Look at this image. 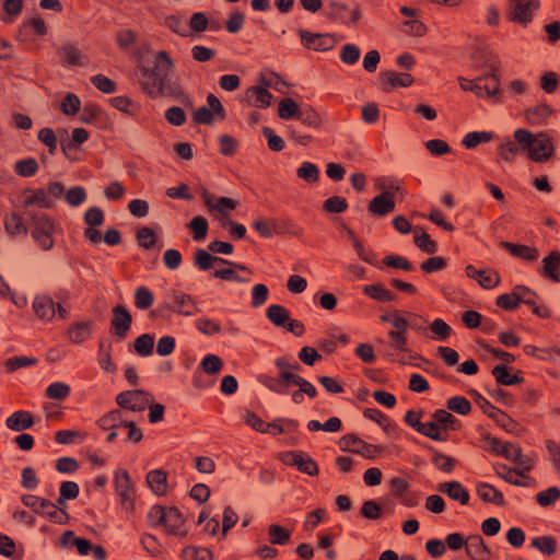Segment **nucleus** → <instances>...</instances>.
Wrapping results in <instances>:
<instances>
[{"label": "nucleus", "mask_w": 560, "mask_h": 560, "mask_svg": "<svg viewBox=\"0 0 560 560\" xmlns=\"http://www.w3.org/2000/svg\"><path fill=\"white\" fill-rule=\"evenodd\" d=\"M518 153L537 163L549 160L553 154V147L546 132L533 133L527 129L518 128L513 139L504 138L498 148L499 161L512 162Z\"/></svg>", "instance_id": "f257e3e1"}, {"label": "nucleus", "mask_w": 560, "mask_h": 560, "mask_svg": "<svg viewBox=\"0 0 560 560\" xmlns=\"http://www.w3.org/2000/svg\"><path fill=\"white\" fill-rule=\"evenodd\" d=\"M174 63L165 51H159L152 65L140 68V84L151 97L175 95L177 88L173 85L171 74Z\"/></svg>", "instance_id": "f03ea898"}, {"label": "nucleus", "mask_w": 560, "mask_h": 560, "mask_svg": "<svg viewBox=\"0 0 560 560\" xmlns=\"http://www.w3.org/2000/svg\"><path fill=\"white\" fill-rule=\"evenodd\" d=\"M31 221V232L37 245L44 249L49 250L54 246L52 235L56 230L55 222L44 213H27Z\"/></svg>", "instance_id": "7ed1b4c3"}, {"label": "nucleus", "mask_w": 560, "mask_h": 560, "mask_svg": "<svg viewBox=\"0 0 560 560\" xmlns=\"http://www.w3.org/2000/svg\"><path fill=\"white\" fill-rule=\"evenodd\" d=\"M115 492L126 510L133 509L135 486L125 469H117L114 475Z\"/></svg>", "instance_id": "20e7f679"}, {"label": "nucleus", "mask_w": 560, "mask_h": 560, "mask_svg": "<svg viewBox=\"0 0 560 560\" xmlns=\"http://www.w3.org/2000/svg\"><path fill=\"white\" fill-rule=\"evenodd\" d=\"M117 404L131 411H143L152 401L153 397L144 390H126L117 395Z\"/></svg>", "instance_id": "39448f33"}, {"label": "nucleus", "mask_w": 560, "mask_h": 560, "mask_svg": "<svg viewBox=\"0 0 560 560\" xmlns=\"http://www.w3.org/2000/svg\"><path fill=\"white\" fill-rule=\"evenodd\" d=\"M279 459L289 466H295L301 472L315 476L318 472L316 463L303 452L288 451L279 455Z\"/></svg>", "instance_id": "423d86ee"}, {"label": "nucleus", "mask_w": 560, "mask_h": 560, "mask_svg": "<svg viewBox=\"0 0 560 560\" xmlns=\"http://www.w3.org/2000/svg\"><path fill=\"white\" fill-rule=\"evenodd\" d=\"M166 300L167 308L174 313L188 317L192 315V310L198 311L194 298L189 294L173 290L166 293Z\"/></svg>", "instance_id": "0eeeda50"}, {"label": "nucleus", "mask_w": 560, "mask_h": 560, "mask_svg": "<svg viewBox=\"0 0 560 560\" xmlns=\"http://www.w3.org/2000/svg\"><path fill=\"white\" fill-rule=\"evenodd\" d=\"M339 445L342 451L357 453L369 459L375 458L380 453V448L376 445L365 443L354 435L342 436Z\"/></svg>", "instance_id": "6e6552de"}, {"label": "nucleus", "mask_w": 560, "mask_h": 560, "mask_svg": "<svg viewBox=\"0 0 560 560\" xmlns=\"http://www.w3.org/2000/svg\"><path fill=\"white\" fill-rule=\"evenodd\" d=\"M474 82L471 92L478 97H495L500 94V82L494 70L474 79Z\"/></svg>", "instance_id": "1a4fd4ad"}, {"label": "nucleus", "mask_w": 560, "mask_h": 560, "mask_svg": "<svg viewBox=\"0 0 560 560\" xmlns=\"http://www.w3.org/2000/svg\"><path fill=\"white\" fill-rule=\"evenodd\" d=\"M302 44L313 50L327 51L336 44V38L330 34L311 33L305 30L299 32Z\"/></svg>", "instance_id": "9d476101"}, {"label": "nucleus", "mask_w": 560, "mask_h": 560, "mask_svg": "<svg viewBox=\"0 0 560 560\" xmlns=\"http://www.w3.org/2000/svg\"><path fill=\"white\" fill-rule=\"evenodd\" d=\"M538 3V0H511L509 16L514 22L528 23Z\"/></svg>", "instance_id": "9b49d317"}, {"label": "nucleus", "mask_w": 560, "mask_h": 560, "mask_svg": "<svg viewBox=\"0 0 560 560\" xmlns=\"http://www.w3.org/2000/svg\"><path fill=\"white\" fill-rule=\"evenodd\" d=\"M201 197L208 209L218 212L222 218L228 217L238 205L234 199L228 197L217 198L207 190H202Z\"/></svg>", "instance_id": "f8f14e48"}, {"label": "nucleus", "mask_w": 560, "mask_h": 560, "mask_svg": "<svg viewBox=\"0 0 560 560\" xmlns=\"http://www.w3.org/2000/svg\"><path fill=\"white\" fill-rule=\"evenodd\" d=\"M131 315L128 310L122 305H117L113 308V318L110 322L113 334L122 339L131 327Z\"/></svg>", "instance_id": "ddd939ff"}, {"label": "nucleus", "mask_w": 560, "mask_h": 560, "mask_svg": "<svg viewBox=\"0 0 560 560\" xmlns=\"http://www.w3.org/2000/svg\"><path fill=\"white\" fill-rule=\"evenodd\" d=\"M35 315L44 322H50L56 315L55 302L48 295H36L32 303Z\"/></svg>", "instance_id": "4468645a"}, {"label": "nucleus", "mask_w": 560, "mask_h": 560, "mask_svg": "<svg viewBox=\"0 0 560 560\" xmlns=\"http://www.w3.org/2000/svg\"><path fill=\"white\" fill-rule=\"evenodd\" d=\"M21 202L24 208H51L50 197H48V194H46L44 188L24 190L21 197Z\"/></svg>", "instance_id": "2eb2a0df"}, {"label": "nucleus", "mask_w": 560, "mask_h": 560, "mask_svg": "<svg viewBox=\"0 0 560 560\" xmlns=\"http://www.w3.org/2000/svg\"><path fill=\"white\" fill-rule=\"evenodd\" d=\"M195 265L200 270H209L217 265H233L237 268L245 269V266L211 255L205 249H197L195 253Z\"/></svg>", "instance_id": "dca6fc26"}, {"label": "nucleus", "mask_w": 560, "mask_h": 560, "mask_svg": "<svg viewBox=\"0 0 560 560\" xmlns=\"http://www.w3.org/2000/svg\"><path fill=\"white\" fill-rule=\"evenodd\" d=\"M465 551L471 560H488L491 556V551L479 535L466 538Z\"/></svg>", "instance_id": "f3484780"}, {"label": "nucleus", "mask_w": 560, "mask_h": 560, "mask_svg": "<svg viewBox=\"0 0 560 560\" xmlns=\"http://www.w3.org/2000/svg\"><path fill=\"white\" fill-rule=\"evenodd\" d=\"M93 322L89 319L78 320L71 324L67 331L68 340L71 343H82L92 335Z\"/></svg>", "instance_id": "a211bd4d"}, {"label": "nucleus", "mask_w": 560, "mask_h": 560, "mask_svg": "<svg viewBox=\"0 0 560 560\" xmlns=\"http://www.w3.org/2000/svg\"><path fill=\"white\" fill-rule=\"evenodd\" d=\"M466 275L475 279L483 289H492L500 282V276L490 269L478 270L474 266L469 265L466 267Z\"/></svg>", "instance_id": "6ab92c4d"}, {"label": "nucleus", "mask_w": 560, "mask_h": 560, "mask_svg": "<svg viewBox=\"0 0 560 560\" xmlns=\"http://www.w3.org/2000/svg\"><path fill=\"white\" fill-rule=\"evenodd\" d=\"M495 472L498 477L503 479L510 485L517 487H534L536 481L532 477H520L517 471L513 468L508 467L506 465H499L495 467Z\"/></svg>", "instance_id": "aec40b11"}, {"label": "nucleus", "mask_w": 560, "mask_h": 560, "mask_svg": "<svg viewBox=\"0 0 560 560\" xmlns=\"http://www.w3.org/2000/svg\"><path fill=\"white\" fill-rule=\"evenodd\" d=\"M438 490L454 501L466 505L469 502V493L458 481L443 482L438 486Z\"/></svg>", "instance_id": "412c9836"}, {"label": "nucleus", "mask_w": 560, "mask_h": 560, "mask_svg": "<svg viewBox=\"0 0 560 560\" xmlns=\"http://www.w3.org/2000/svg\"><path fill=\"white\" fill-rule=\"evenodd\" d=\"M328 8L329 14L334 19L339 20L342 23L350 24L357 22L360 19L359 11L349 10V8L345 3L330 1Z\"/></svg>", "instance_id": "4be33fe9"}, {"label": "nucleus", "mask_w": 560, "mask_h": 560, "mask_svg": "<svg viewBox=\"0 0 560 560\" xmlns=\"http://www.w3.org/2000/svg\"><path fill=\"white\" fill-rule=\"evenodd\" d=\"M389 192H381L369 203V211L374 215L384 217L395 209V200L388 197Z\"/></svg>", "instance_id": "5701e85b"}, {"label": "nucleus", "mask_w": 560, "mask_h": 560, "mask_svg": "<svg viewBox=\"0 0 560 560\" xmlns=\"http://www.w3.org/2000/svg\"><path fill=\"white\" fill-rule=\"evenodd\" d=\"M184 518L180 512L176 508H170L166 510L163 526L168 534L183 535Z\"/></svg>", "instance_id": "b1692460"}, {"label": "nucleus", "mask_w": 560, "mask_h": 560, "mask_svg": "<svg viewBox=\"0 0 560 560\" xmlns=\"http://www.w3.org/2000/svg\"><path fill=\"white\" fill-rule=\"evenodd\" d=\"M34 421L27 411H15L7 418L5 424L12 431H24L33 425Z\"/></svg>", "instance_id": "393cba45"}, {"label": "nucleus", "mask_w": 560, "mask_h": 560, "mask_svg": "<svg viewBox=\"0 0 560 560\" xmlns=\"http://www.w3.org/2000/svg\"><path fill=\"white\" fill-rule=\"evenodd\" d=\"M60 57L68 66L83 67L88 65V58L79 48L66 45L60 49Z\"/></svg>", "instance_id": "a878e982"}, {"label": "nucleus", "mask_w": 560, "mask_h": 560, "mask_svg": "<svg viewBox=\"0 0 560 560\" xmlns=\"http://www.w3.org/2000/svg\"><path fill=\"white\" fill-rule=\"evenodd\" d=\"M500 246L509 250L513 256L522 258L524 260L533 261L538 257V252L534 247H529L526 245H517L505 241H502L500 243Z\"/></svg>", "instance_id": "bb28decb"}, {"label": "nucleus", "mask_w": 560, "mask_h": 560, "mask_svg": "<svg viewBox=\"0 0 560 560\" xmlns=\"http://www.w3.org/2000/svg\"><path fill=\"white\" fill-rule=\"evenodd\" d=\"M382 83L385 89L389 88H407L412 84V78L408 73H397L394 71H386L381 74Z\"/></svg>", "instance_id": "cd10ccee"}, {"label": "nucleus", "mask_w": 560, "mask_h": 560, "mask_svg": "<svg viewBox=\"0 0 560 560\" xmlns=\"http://www.w3.org/2000/svg\"><path fill=\"white\" fill-rule=\"evenodd\" d=\"M147 482L155 494L162 495L166 492L167 477L165 471L161 469L149 471L147 475Z\"/></svg>", "instance_id": "c85d7f7f"}, {"label": "nucleus", "mask_w": 560, "mask_h": 560, "mask_svg": "<svg viewBox=\"0 0 560 560\" xmlns=\"http://www.w3.org/2000/svg\"><path fill=\"white\" fill-rule=\"evenodd\" d=\"M249 102L256 107H268L271 103L272 95L261 85L253 86L247 91Z\"/></svg>", "instance_id": "c756f323"}, {"label": "nucleus", "mask_w": 560, "mask_h": 560, "mask_svg": "<svg viewBox=\"0 0 560 560\" xmlns=\"http://www.w3.org/2000/svg\"><path fill=\"white\" fill-rule=\"evenodd\" d=\"M278 114L282 119L296 118L304 120V112L299 109L298 104L292 98H284L279 103Z\"/></svg>", "instance_id": "7c9ffc66"}, {"label": "nucleus", "mask_w": 560, "mask_h": 560, "mask_svg": "<svg viewBox=\"0 0 560 560\" xmlns=\"http://www.w3.org/2000/svg\"><path fill=\"white\" fill-rule=\"evenodd\" d=\"M542 270L552 281L559 282L560 276L558 269L560 268V253L552 252L549 256L542 259Z\"/></svg>", "instance_id": "2f4dec72"}, {"label": "nucleus", "mask_w": 560, "mask_h": 560, "mask_svg": "<svg viewBox=\"0 0 560 560\" xmlns=\"http://www.w3.org/2000/svg\"><path fill=\"white\" fill-rule=\"evenodd\" d=\"M477 494L485 502H490L498 505L503 504L504 502L502 493L499 490H497L493 486L488 483H478Z\"/></svg>", "instance_id": "473e14b6"}, {"label": "nucleus", "mask_w": 560, "mask_h": 560, "mask_svg": "<svg viewBox=\"0 0 560 560\" xmlns=\"http://www.w3.org/2000/svg\"><path fill=\"white\" fill-rule=\"evenodd\" d=\"M362 291L377 302H390L395 300V294L382 284H366L362 288Z\"/></svg>", "instance_id": "72a5a7b5"}, {"label": "nucleus", "mask_w": 560, "mask_h": 560, "mask_svg": "<svg viewBox=\"0 0 560 560\" xmlns=\"http://www.w3.org/2000/svg\"><path fill=\"white\" fill-rule=\"evenodd\" d=\"M429 329L431 331V338L438 341H446L452 334V328L443 319H434Z\"/></svg>", "instance_id": "f704fd0d"}, {"label": "nucleus", "mask_w": 560, "mask_h": 560, "mask_svg": "<svg viewBox=\"0 0 560 560\" xmlns=\"http://www.w3.org/2000/svg\"><path fill=\"white\" fill-rule=\"evenodd\" d=\"M268 319L276 326H285L290 320L289 312L281 305L272 304L267 308Z\"/></svg>", "instance_id": "c9c22d12"}, {"label": "nucleus", "mask_w": 560, "mask_h": 560, "mask_svg": "<svg viewBox=\"0 0 560 560\" xmlns=\"http://www.w3.org/2000/svg\"><path fill=\"white\" fill-rule=\"evenodd\" d=\"M127 421L128 420L124 418L121 410L115 409L100 419V427L104 430L115 429L120 425H125Z\"/></svg>", "instance_id": "e433bc0d"}, {"label": "nucleus", "mask_w": 560, "mask_h": 560, "mask_svg": "<svg viewBox=\"0 0 560 560\" xmlns=\"http://www.w3.org/2000/svg\"><path fill=\"white\" fill-rule=\"evenodd\" d=\"M290 537V532L278 524L268 527V539L272 545L283 546L289 542Z\"/></svg>", "instance_id": "4c0bfd02"}, {"label": "nucleus", "mask_w": 560, "mask_h": 560, "mask_svg": "<svg viewBox=\"0 0 560 560\" xmlns=\"http://www.w3.org/2000/svg\"><path fill=\"white\" fill-rule=\"evenodd\" d=\"M4 228L11 235L27 233V226L16 213H11L4 219Z\"/></svg>", "instance_id": "58836bf2"}, {"label": "nucleus", "mask_w": 560, "mask_h": 560, "mask_svg": "<svg viewBox=\"0 0 560 560\" xmlns=\"http://www.w3.org/2000/svg\"><path fill=\"white\" fill-rule=\"evenodd\" d=\"M493 135L488 131H471L463 138V145L467 149H472L480 143L488 142L492 139Z\"/></svg>", "instance_id": "ea45409f"}, {"label": "nucleus", "mask_w": 560, "mask_h": 560, "mask_svg": "<svg viewBox=\"0 0 560 560\" xmlns=\"http://www.w3.org/2000/svg\"><path fill=\"white\" fill-rule=\"evenodd\" d=\"M154 336L150 334H143L139 336L135 341V350L141 357H149L153 353Z\"/></svg>", "instance_id": "a19ab883"}, {"label": "nucleus", "mask_w": 560, "mask_h": 560, "mask_svg": "<svg viewBox=\"0 0 560 560\" xmlns=\"http://www.w3.org/2000/svg\"><path fill=\"white\" fill-rule=\"evenodd\" d=\"M492 374L498 383L506 386L518 384L522 381L520 376L511 375L504 365H495L492 370Z\"/></svg>", "instance_id": "79ce46f5"}, {"label": "nucleus", "mask_w": 560, "mask_h": 560, "mask_svg": "<svg viewBox=\"0 0 560 560\" xmlns=\"http://www.w3.org/2000/svg\"><path fill=\"white\" fill-rule=\"evenodd\" d=\"M88 199L86 191L81 186H74L65 192V200L72 207H79L83 205Z\"/></svg>", "instance_id": "37998d69"}, {"label": "nucleus", "mask_w": 560, "mask_h": 560, "mask_svg": "<svg viewBox=\"0 0 560 560\" xmlns=\"http://www.w3.org/2000/svg\"><path fill=\"white\" fill-rule=\"evenodd\" d=\"M228 266H229V268L215 270L214 277L226 280V281H234V282H238V283L248 282L247 278H243L237 275V270H242L241 268H237L233 265H228ZM244 270H247V268L245 267Z\"/></svg>", "instance_id": "c03bdc74"}, {"label": "nucleus", "mask_w": 560, "mask_h": 560, "mask_svg": "<svg viewBox=\"0 0 560 560\" xmlns=\"http://www.w3.org/2000/svg\"><path fill=\"white\" fill-rule=\"evenodd\" d=\"M296 174L307 183H315L319 177V170L314 163L303 162L298 168Z\"/></svg>", "instance_id": "a18cd8bd"}, {"label": "nucleus", "mask_w": 560, "mask_h": 560, "mask_svg": "<svg viewBox=\"0 0 560 560\" xmlns=\"http://www.w3.org/2000/svg\"><path fill=\"white\" fill-rule=\"evenodd\" d=\"M183 560H212L213 555L207 548L186 547L182 552Z\"/></svg>", "instance_id": "49530a36"}, {"label": "nucleus", "mask_w": 560, "mask_h": 560, "mask_svg": "<svg viewBox=\"0 0 560 560\" xmlns=\"http://www.w3.org/2000/svg\"><path fill=\"white\" fill-rule=\"evenodd\" d=\"M154 302L152 292L145 287H139L135 293V304L139 310H148Z\"/></svg>", "instance_id": "de8ad7c7"}, {"label": "nucleus", "mask_w": 560, "mask_h": 560, "mask_svg": "<svg viewBox=\"0 0 560 560\" xmlns=\"http://www.w3.org/2000/svg\"><path fill=\"white\" fill-rule=\"evenodd\" d=\"M530 545L544 555H552L556 551V539L551 536L535 537Z\"/></svg>", "instance_id": "09e8293b"}, {"label": "nucleus", "mask_w": 560, "mask_h": 560, "mask_svg": "<svg viewBox=\"0 0 560 560\" xmlns=\"http://www.w3.org/2000/svg\"><path fill=\"white\" fill-rule=\"evenodd\" d=\"M551 114V108L546 104L537 105L526 112V119L532 124L544 121Z\"/></svg>", "instance_id": "8fccbe9b"}, {"label": "nucleus", "mask_w": 560, "mask_h": 560, "mask_svg": "<svg viewBox=\"0 0 560 560\" xmlns=\"http://www.w3.org/2000/svg\"><path fill=\"white\" fill-rule=\"evenodd\" d=\"M70 394V386L63 382H54L46 388V395L51 399L62 400Z\"/></svg>", "instance_id": "3c124183"}, {"label": "nucleus", "mask_w": 560, "mask_h": 560, "mask_svg": "<svg viewBox=\"0 0 560 560\" xmlns=\"http://www.w3.org/2000/svg\"><path fill=\"white\" fill-rule=\"evenodd\" d=\"M447 408L458 415H468L471 410V405L468 399L463 396H454L447 400Z\"/></svg>", "instance_id": "603ef678"}, {"label": "nucleus", "mask_w": 560, "mask_h": 560, "mask_svg": "<svg viewBox=\"0 0 560 560\" xmlns=\"http://www.w3.org/2000/svg\"><path fill=\"white\" fill-rule=\"evenodd\" d=\"M402 32L410 36H423L427 32V27L419 20V15L413 19H407L402 23Z\"/></svg>", "instance_id": "864d4df0"}, {"label": "nucleus", "mask_w": 560, "mask_h": 560, "mask_svg": "<svg viewBox=\"0 0 560 560\" xmlns=\"http://www.w3.org/2000/svg\"><path fill=\"white\" fill-rule=\"evenodd\" d=\"M38 170V163L35 159L28 158L15 163V171L23 177L33 176Z\"/></svg>", "instance_id": "5fc2aeb1"}, {"label": "nucleus", "mask_w": 560, "mask_h": 560, "mask_svg": "<svg viewBox=\"0 0 560 560\" xmlns=\"http://www.w3.org/2000/svg\"><path fill=\"white\" fill-rule=\"evenodd\" d=\"M560 498V489L558 487H550L547 490L536 494V501L541 506H549Z\"/></svg>", "instance_id": "6e6d98bb"}, {"label": "nucleus", "mask_w": 560, "mask_h": 560, "mask_svg": "<svg viewBox=\"0 0 560 560\" xmlns=\"http://www.w3.org/2000/svg\"><path fill=\"white\" fill-rule=\"evenodd\" d=\"M79 494V486L74 481H65L59 489L58 503L62 504L66 500H73Z\"/></svg>", "instance_id": "4d7b16f0"}, {"label": "nucleus", "mask_w": 560, "mask_h": 560, "mask_svg": "<svg viewBox=\"0 0 560 560\" xmlns=\"http://www.w3.org/2000/svg\"><path fill=\"white\" fill-rule=\"evenodd\" d=\"M208 221L202 217H195L190 223L189 229L194 233L195 241H201L206 237L208 232Z\"/></svg>", "instance_id": "13d9d810"}, {"label": "nucleus", "mask_w": 560, "mask_h": 560, "mask_svg": "<svg viewBox=\"0 0 560 560\" xmlns=\"http://www.w3.org/2000/svg\"><path fill=\"white\" fill-rule=\"evenodd\" d=\"M535 458L532 455L523 454L518 457V459L514 463L515 467L513 469L517 471L520 477H530L528 471H530L534 467Z\"/></svg>", "instance_id": "bf43d9fd"}, {"label": "nucleus", "mask_w": 560, "mask_h": 560, "mask_svg": "<svg viewBox=\"0 0 560 560\" xmlns=\"http://www.w3.org/2000/svg\"><path fill=\"white\" fill-rule=\"evenodd\" d=\"M36 363H37L36 358L21 355V357H13V358L8 359L5 361V368L9 372H13L21 368H27L31 365H35Z\"/></svg>", "instance_id": "052dcab7"}, {"label": "nucleus", "mask_w": 560, "mask_h": 560, "mask_svg": "<svg viewBox=\"0 0 560 560\" xmlns=\"http://www.w3.org/2000/svg\"><path fill=\"white\" fill-rule=\"evenodd\" d=\"M195 325L206 336H213L221 331L220 325L211 318H199L195 322Z\"/></svg>", "instance_id": "680f3d73"}, {"label": "nucleus", "mask_w": 560, "mask_h": 560, "mask_svg": "<svg viewBox=\"0 0 560 560\" xmlns=\"http://www.w3.org/2000/svg\"><path fill=\"white\" fill-rule=\"evenodd\" d=\"M361 51L354 44H346L340 51V59L347 65H354L360 58Z\"/></svg>", "instance_id": "e2e57ef3"}, {"label": "nucleus", "mask_w": 560, "mask_h": 560, "mask_svg": "<svg viewBox=\"0 0 560 560\" xmlns=\"http://www.w3.org/2000/svg\"><path fill=\"white\" fill-rule=\"evenodd\" d=\"M202 370L207 374H215L221 371L223 363L221 359L215 354H207L201 363H200Z\"/></svg>", "instance_id": "0e129e2a"}, {"label": "nucleus", "mask_w": 560, "mask_h": 560, "mask_svg": "<svg viewBox=\"0 0 560 560\" xmlns=\"http://www.w3.org/2000/svg\"><path fill=\"white\" fill-rule=\"evenodd\" d=\"M433 421L439 424V430L453 428L456 419L452 413L444 409H439L432 415Z\"/></svg>", "instance_id": "69168bd1"}, {"label": "nucleus", "mask_w": 560, "mask_h": 560, "mask_svg": "<svg viewBox=\"0 0 560 560\" xmlns=\"http://www.w3.org/2000/svg\"><path fill=\"white\" fill-rule=\"evenodd\" d=\"M37 138L40 142H43L47 148L50 154H54L57 149V137L52 129L43 128L38 131Z\"/></svg>", "instance_id": "338daca9"}, {"label": "nucleus", "mask_w": 560, "mask_h": 560, "mask_svg": "<svg viewBox=\"0 0 560 560\" xmlns=\"http://www.w3.org/2000/svg\"><path fill=\"white\" fill-rule=\"evenodd\" d=\"M424 145L427 150L434 156H441L451 152L448 144L441 139L428 140Z\"/></svg>", "instance_id": "774afa93"}]
</instances>
